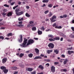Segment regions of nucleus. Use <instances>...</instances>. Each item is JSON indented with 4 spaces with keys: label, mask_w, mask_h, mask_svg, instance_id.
<instances>
[{
    "label": "nucleus",
    "mask_w": 74,
    "mask_h": 74,
    "mask_svg": "<svg viewBox=\"0 0 74 74\" xmlns=\"http://www.w3.org/2000/svg\"><path fill=\"white\" fill-rule=\"evenodd\" d=\"M22 22H18V24H22Z\"/></svg>",
    "instance_id": "680f3d73"
},
{
    "label": "nucleus",
    "mask_w": 74,
    "mask_h": 74,
    "mask_svg": "<svg viewBox=\"0 0 74 74\" xmlns=\"http://www.w3.org/2000/svg\"><path fill=\"white\" fill-rule=\"evenodd\" d=\"M73 52H74V51H68V53L69 55H71V53H73Z\"/></svg>",
    "instance_id": "ddd939ff"
},
{
    "label": "nucleus",
    "mask_w": 74,
    "mask_h": 74,
    "mask_svg": "<svg viewBox=\"0 0 74 74\" xmlns=\"http://www.w3.org/2000/svg\"><path fill=\"white\" fill-rule=\"evenodd\" d=\"M36 25V24H32L31 25V26H35Z\"/></svg>",
    "instance_id": "13d9d810"
},
{
    "label": "nucleus",
    "mask_w": 74,
    "mask_h": 74,
    "mask_svg": "<svg viewBox=\"0 0 74 74\" xmlns=\"http://www.w3.org/2000/svg\"><path fill=\"white\" fill-rule=\"evenodd\" d=\"M52 51H53V50H47V53H48V54H49L50 53H51V52H52Z\"/></svg>",
    "instance_id": "6e6552de"
},
{
    "label": "nucleus",
    "mask_w": 74,
    "mask_h": 74,
    "mask_svg": "<svg viewBox=\"0 0 74 74\" xmlns=\"http://www.w3.org/2000/svg\"><path fill=\"white\" fill-rule=\"evenodd\" d=\"M55 28L56 29H58V25H56L55 26Z\"/></svg>",
    "instance_id": "3c124183"
},
{
    "label": "nucleus",
    "mask_w": 74,
    "mask_h": 74,
    "mask_svg": "<svg viewBox=\"0 0 74 74\" xmlns=\"http://www.w3.org/2000/svg\"><path fill=\"white\" fill-rule=\"evenodd\" d=\"M38 68L39 69H40V70H42L44 69V67H43V66H42L41 65H39L38 66Z\"/></svg>",
    "instance_id": "1a4fd4ad"
},
{
    "label": "nucleus",
    "mask_w": 74,
    "mask_h": 74,
    "mask_svg": "<svg viewBox=\"0 0 74 74\" xmlns=\"http://www.w3.org/2000/svg\"><path fill=\"white\" fill-rule=\"evenodd\" d=\"M63 18H66L67 17V15L64 14L63 16Z\"/></svg>",
    "instance_id": "a18cd8bd"
},
{
    "label": "nucleus",
    "mask_w": 74,
    "mask_h": 74,
    "mask_svg": "<svg viewBox=\"0 0 74 74\" xmlns=\"http://www.w3.org/2000/svg\"><path fill=\"white\" fill-rule=\"evenodd\" d=\"M16 14L17 15L19 16L21 15V14H20V13L19 12H17V13H16Z\"/></svg>",
    "instance_id": "ea45409f"
},
{
    "label": "nucleus",
    "mask_w": 74,
    "mask_h": 74,
    "mask_svg": "<svg viewBox=\"0 0 74 74\" xmlns=\"http://www.w3.org/2000/svg\"><path fill=\"white\" fill-rule=\"evenodd\" d=\"M48 12H49V10H47L45 12V14H47L48 13Z\"/></svg>",
    "instance_id": "79ce46f5"
},
{
    "label": "nucleus",
    "mask_w": 74,
    "mask_h": 74,
    "mask_svg": "<svg viewBox=\"0 0 74 74\" xmlns=\"http://www.w3.org/2000/svg\"><path fill=\"white\" fill-rule=\"evenodd\" d=\"M51 71L52 72H55V68L53 66H52L51 67Z\"/></svg>",
    "instance_id": "20e7f679"
},
{
    "label": "nucleus",
    "mask_w": 74,
    "mask_h": 74,
    "mask_svg": "<svg viewBox=\"0 0 74 74\" xmlns=\"http://www.w3.org/2000/svg\"><path fill=\"white\" fill-rule=\"evenodd\" d=\"M12 70H16L17 69V68L16 67H12Z\"/></svg>",
    "instance_id": "2f4dec72"
},
{
    "label": "nucleus",
    "mask_w": 74,
    "mask_h": 74,
    "mask_svg": "<svg viewBox=\"0 0 74 74\" xmlns=\"http://www.w3.org/2000/svg\"><path fill=\"white\" fill-rule=\"evenodd\" d=\"M1 69L2 70H5V69H6V68L5 67V66H2L1 67Z\"/></svg>",
    "instance_id": "5701e85b"
},
{
    "label": "nucleus",
    "mask_w": 74,
    "mask_h": 74,
    "mask_svg": "<svg viewBox=\"0 0 74 74\" xmlns=\"http://www.w3.org/2000/svg\"><path fill=\"white\" fill-rule=\"evenodd\" d=\"M52 15V13H51V12H50V14L48 15V16L50 17Z\"/></svg>",
    "instance_id": "e433bc0d"
},
{
    "label": "nucleus",
    "mask_w": 74,
    "mask_h": 74,
    "mask_svg": "<svg viewBox=\"0 0 74 74\" xmlns=\"http://www.w3.org/2000/svg\"><path fill=\"white\" fill-rule=\"evenodd\" d=\"M61 71H64V72H66L67 71V69H62L61 70Z\"/></svg>",
    "instance_id": "bb28decb"
},
{
    "label": "nucleus",
    "mask_w": 74,
    "mask_h": 74,
    "mask_svg": "<svg viewBox=\"0 0 74 74\" xmlns=\"http://www.w3.org/2000/svg\"><path fill=\"white\" fill-rule=\"evenodd\" d=\"M24 39L23 42V44L22 45H20L21 47H27V45H30V44L33 43V42H34L33 40L30 39L28 40V43L26 45V44L27 42V39H26L25 38H24Z\"/></svg>",
    "instance_id": "f257e3e1"
},
{
    "label": "nucleus",
    "mask_w": 74,
    "mask_h": 74,
    "mask_svg": "<svg viewBox=\"0 0 74 74\" xmlns=\"http://www.w3.org/2000/svg\"><path fill=\"white\" fill-rule=\"evenodd\" d=\"M28 56L29 58H32V56H33V54L30 53L28 55Z\"/></svg>",
    "instance_id": "c756f323"
},
{
    "label": "nucleus",
    "mask_w": 74,
    "mask_h": 74,
    "mask_svg": "<svg viewBox=\"0 0 74 74\" xmlns=\"http://www.w3.org/2000/svg\"><path fill=\"white\" fill-rule=\"evenodd\" d=\"M8 71V69H5L3 70V71L4 73H7Z\"/></svg>",
    "instance_id": "6ab92c4d"
},
{
    "label": "nucleus",
    "mask_w": 74,
    "mask_h": 74,
    "mask_svg": "<svg viewBox=\"0 0 74 74\" xmlns=\"http://www.w3.org/2000/svg\"><path fill=\"white\" fill-rule=\"evenodd\" d=\"M7 36L8 37H9L10 36H12V34L11 33H10L8 34L7 35Z\"/></svg>",
    "instance_id": "a878e982"
},
{
    "label": "nucleus",
    "mask_w": 74,
    "mask_h": 74,
    "mask_svg": "<svg viewBox=\"0 0 74 74\" xmlns=\"http://www.w3.org/2000/svg\"><path fill=\"white\" fill-rule=\"evenodd\" d=\"M23 25L22 24L18 25V27H21V28H22L23 27Z\"/></svg>",
    "instance_id": "f3484780"
},
{
    "label": "nucleus",
    "mask_w": 74,
    "mask_h": 74,
    "mask_svg": "<svg viewBox=\"0 0 74 74\" xmlns=\"http://www.w3.org/2000/svg\"><path fill=\"white\" fill-rule=\"evenodd\" d=\"M46 32H49V31H50V29H49L47 30H46Z\"/></svg>",
    "instance_id": "bf43d9fd"
},
{
    "label": "nucleus",
    "mask_w": 74,
    "mask_h": 74,
    "mask_svg": "<svg viewBox=\"0 0 74 74\" xmlns=\"http://www.w3.org/2000/svg\"><path fill=\"white\" fill-rule=\"evenodd\" d=\"M18 4H19V5H20V4H21V2H18Z\"/></svg>",
    "instance_id": "338daca9"
},
{
    "label": "nucleus",
    "mask_w": 74,
    "mask_h": 74,
    "mask_svg": "<svg viewBox=\"0 0 74 74\" xmlns=\"http://www.w3.org/2000/svg\"><path fill=\"white\" fill-rule=\"evenodd\" d=\"M41 30H45V28H44V27L42 26L41 28Z\"/></svg>",
    "instance_id": "f704fd0d"
},
{
    "label": "nucleus",
    "mask_w": 74,
    "mask_h": 74,
    "mask_svg": "<svg viewBox=\"0 0 74 74\" xmlns=\"http://www.w3.org/2000/svg\"><path fill=\"white\" fill-rule=\"evenodd\" d=\"M54 41L55 40H60V38L59 37H56L54 38Z\"/></svg>",
    "instance_id": "9b49d317"
},
{
    "label": "nucleus",
    "mask_w": 74,
    "mask_h": 74,
    "mask_svg": "<svg viewBox=\"0 0 74 74\" xmlns=\"http://www.w3.org/2000/svg\"><path fill=\"white\" fill-rule=\"evenodd\" d=\"M18 20L19 21H22L23 20V18H18Z\"/></svg>",
    "instance_id": "4be33fe9"
},
{
    "label": "nucleus",
    "mask_w": 74,
    "mask_h": 74,
    "mask_svg": "<svg viewBox=\"0 0 74 74\" xmlns=\"http://www.w3.org/2000/svg\"><path fill=\"white\" fill-rule=\"evenodd\" d=\"M3 12H7V10L6 9H4L3 10Z\"/></svg>",
    "instance_id": "c03bdc74"
},
{
    "label": "nucleus",
    "mask_w": 74,
    "mask_h": 74,
    "mask_svg": "<svg viewBox=\"0 0 74 74\" xmlns=\"http://www.w3.org/2000/svg\"><path fill=\"white\" fill-rule=\"evenodd\" d=\"M19 13H20V15H22V14H23V11H21L20 12H19Z\"/></svg>",
    "instance_id": "4c0bfd02"
},
{
    "label": "nucleus",
    "mask_w": 74,
    "mask_h": 74,
    "mask_svg": "<svg viewBox=\"0 0 74 74\" xmlns=\"http://www.w3.org/2000/svg\"><path fill=\"white\" fill-rule=\"evenodd\" d=\"M61 56H62V58H65V56H64V55H61Z\"/></svg>",
    "instance_id": "5fc2aeb1"
},
{
    "label": "nucleus",
    "mask_w": 74,
    "mask_h": 74,
    "mask_svg": "<svg viewBox=\"0 0 74 74\" xmlns=\"http://www.w3.org/2000/svg\"><path fill=\"white\" fill-rule=\"evenodd\" d=\"M37 74H43V73H42V72H41V73H38Z\"/></svg>",
    "instance_id": "774afa93"
},
{
    "label": "nucleus",
    "mask_w": 74,
    "mask_h": 74,
    "mask_svg": "<svg viewBox=\"0 0 74 74\" xmlns=\"http://www.w3.org/2000/svg\"><path fill=\"white\" fill-rule=\"evenodd\" d=\"M24 56V54L23 53H21L19 55V57L20 58H22V57Z\"/></svg>",
    "instance_id": "393cba45"
},
{
    "label": "nucleus",
    "mask_w": 74,
    "mask_h": 74,
    "mask_svg": "<svg viewBox=\"0 0 74 74\" xmlns=\"http://www.w3.org/2000/svg\"><path fill=\"white\" fill-rule=\"evenodd\" d=\"M4 39V37L3 36H0V39Z\"/></svg>",
    "instance_id": "de8ad7c7"
},
{
    "label": "nucleus",
    "mask_w": 74,
    "mask_h": 74,
    "mask_svg": "<svg viewBox=\"0 0 74 74\" xmlns=\"http://www.w3.org/2000/svg\"><path fill=\"white\" fill-rule=\"evenodd\" d=\"M41 58H42L41 56H38L35 57L34 58V59H41Z\"/></svg>",
    "instance_id": "f8f14e48"
},
{
    "label": "nucleus",
    "mask_w": 74,
    "mask_h": 74,
    "mask_svg": "<svg viewBox=\"0 0 74 74\" xmlns=\"http://www.w3.org/2000/svg\"><path fill=\"white\" fill-rule=\"evenodd\" d=\"M18 5H17L16 6H14L13 7V10H15L16 8H17V7H18Z\"/></svg>",
    "instance_id": "58836bf2"
},
{
    "label": "nucleus",
    "mask_w": 74,
    "mask_h": 74,
    "mask_svg": "<svg viewBox=\"0 0 74 74\" xmlns=\"http://www.w3.org/2000/svg\"><path fill=\"white\" fill-rule=\"evenodd\" d=\"M38 34H42V31L38 30Z\"/></svg>",
    "instance_id": "c85d7f7f"
},
{
    "label": "nucleus",
    "mask_w": 74,
    "mask_h": 74,
    "mask_svg": "<svg viewBox=\"0 0 74 74\" xmlns=\"http://www.w3.org/2000/svg\"><path fill=\"white\" fill-rule=\"evenodd\" d=\"M56 23H55L53 25V27H54V26H56Z\"/></svg>",
    "instance_id": "4d7b16f0"
},
{
    "label": "nucleus",
    "mask_w": 74,
    "mask_h": 74,
    "mask_svg": "<svg viewBox=\"0 0 74 74\" xmlns=\"http://www.w3.org/2000/svg\"><path fill=\"white\" fill-rule=\"evenodd\" d=\"M68 61V60H67V59H65L64 62V64H66V63H67V62Z\"/></svg>",
    "instance_id": "aec40b11"
},
{
    "label": "nucleus",
    "mask_w": 74,
    "mask_h": 74,
    "mask_svg": "<svg viewBox=\"0 0 74 74\" xmlns=\"http://www.w3.org/2000/svg\"><path fill=\"white\" fill-rule=\"evenodd\" d=\"M48 37H50V38H53V36L52 35H48Z\"/></svg>",
    "instance_id": "a211bd4d"
},
{
    "label": "nucleus",
    "mask_w": 74,
    "mask_h": 74,
    "mask_svg": "<svg viewBox=\"0 0 74 74\" xmlns=\"http://www.w3.org/2000/svg\"><path fill=\"white\" fill-rule=\"evenodd\" d=\"M34 21H31L29 22L30 24H32V23H34Z\"/></svg>",
    "instance_id": "473e14b6"
},
{
    "label": "nucleus",
    "mask_w": 74,
    "mask_h": 74,
    "mask_svg": "<svg viewBox=\"0 0 74 74\" xmlns=\"http://www.w3.org/2000/svg\"><path fill=\"white\" fill-rule=\"evenodd\" d=\"M18 73V71H15L13 74H17Z\"/></svg>",
    "instance_id": "49530a36"
},
{
    "label": "nucleus",
    "mask_w": 74,
    "mask_h": 74,
    "mask_svg": "<svg viewBox=\"0 0 74 74\" xmlns=\"http://www.w3.org/2000/svg\"><path fill=\"white\" fill-rule=\"evenodd\" d=\"M54 64L55 65H56V64H59V63L58 62H54Z\"/></svg>",
    "instance_id": "8fccbe9b"
},
{
    "label": "nucleus",
    "mask_w": 74,
    "mask_h": 74,
    "mask_svg": "<svg viewBox=\"0 0 74 74\" xmlns=\"http://www.w3.org/2000/svg\"><path fill=\"white\" fill-rule=\"evenodd\" d=\"M48 1H49L48 0H43L42 1V2H43V3H47L48 2Z\"/></svg>",
    "instance_id": "412c9836"
},
{
    "label": "nucleus",
    "mask_w": 74,
    "mask_h": 74,
    "mask_svg": "<svg viewBox=\"0 0 74 74\" xmlns=\"http://www.w3.org/2000/svg\"><path fill=\"white\" fill-rule=\"evenodd\" d=\"M19 11V10L18 9H16L15 10L16 14V13L18 12V11Z\"/></svg>",
    "instance_id": "7c9ffc66"
},
{
    "label": "nucleus",
    "mask_w": 74,
    "mask_h": 74,
    "mask_svg": "<svg viewBox=\"0 0 74 74\" xmlns=\"http://www.w3.org/2000/svg\"><path fill=\"white\" fill-rule=\"evenodd\" d=\"M6 62H7V58H3L2 60V62L3 63H5Z\"/></svg>",
    "instance_id": "9d476101"
},
{
    "label": "nucleus",
    "mask_w": 74,
    "mask_h": 74,
    "mask_svg": "<svg viewBox=\"0 0 74 74\" xmlns=\"http://www.w3.org/2000/svg\"><path fill=\"white\" fill-rule=\"evenodd\" d=\"M48 46L49 47V48H51V49L53 48V47H54V45H53V44L51 43H49Z\"/></svg>",
    "instance_id": "f03ea898"
},
{
    "label": "nucleus",
    "mask_w": 74,
    "mask_h": 74,
    "mask_svg": "<svg viewBox=\"0 0 74 74\" xmlns=\"http://www.w3.org/2000/svg\"><path fill=\"white\" fill-rule=\"evenodd\" d=\"M4 7H9V5H8L7 4H5L3 5Z\"/></svg>",
    "instance_id": "a19ab883"
},
{
    "label": "nucleus",
    "mask_w": 74,
    "mask_h": 74,
    "mask_svg": "<svg viewBox=\"0 0 74 74\" xmlns=\"http://www.w3.org/2000/svg\"><path fill=\"white\" fill-rule=\"evenodd\" d=\"M12 1V0H10L8 1V3H11V1Z\"/></svg>",
    "instance_id": "603ef678"
},
{
    "label": "nucleus",
    "mask_w": 74,
    "mask_h": 74,
    "mask_svg": "<svg viewBox=\"0 0 74 74\" xmlns=\"http://www.w3.org/2000/svg\"><path fill=\"white\" fill-rule=\"evenodd\" d=\"M12 14V12H9L7 14L8 16H11Z\"/></svg>",
    "instance_id": "0eeeda50"
},
{
    "label": "nucleus",
    "mask_w": 74,
    "mask_h": 74,
    "mask_svg": "<svg viewBox=\"0 0 74 74\" xmlns=\"http://www.w3.org/2000/svg\"><path fill=\"white\" fill-rule=\"evenodd\" d=\"M49 40L50 41H55V39L54 38H50L49 39Z\"/></svg>",
    "instance_id": "dca6fc26"
},
{
    "label": "nucleus",
    "mask_w": 74,
    "mask_h": 74,
    "mask_svg": "<svg viewBox=\"0 0 74 74\" xmlns=\"http://www.w3.org/2000/svg\"><path fill=\"white\" fill-rule=\"evenodd\" d=\"M48 7L51 8L52 7V4H50L48 5Z\"/></svg>",
    "instance_id": "c9c22d12"
},
{
    "label": "nucleus",
    "mask_w": 74,
    "mask_h": 74,
    "mask_svg": "<svg viewBox=\"0 0 74 74\" xmlns=\"http://www.w3.org/2000/svg\"><path fill=\"white\" fill-rule=\"evenodd\" d=\"M32 31H35V30H36V27H33L32 28Z\"/></svg>",
    "instance_id": "2eb2a0df"
},
{
    "label": "nucleus",
    "mask_w": 74,
    "mask_h": 74,
    "mask_svg": "<svg viewBox=\"0 0 74 74\" xmlns=\"http://www.w3.org/2000/svg\"><path fill=\"white\" fill-rule=\"evenodd\" d=\"M20 38L19 39L18 41L20 42H21L23 41V39H22V35H20Z\"/></svg>",
    "instance_id": "39448f33"
},
{
    "label": "nucleus",
    "mask_w": 74,
    "mask_h": 74,
    "mask_svg": "<svg viewBox=\"0 0 74 74\" xmlns=\"http://www.w3.org/2000/svg\"><path fill=\"white\" fill-rule=\"evenodd\" d=\"M56 17L55 16H53L52 18L50 19L51 21V22H53L56 21V20H53L54 19H56Z\"/></svg>",
    "instance_id": "7ed1b4c3"
},
{
    "label": "nucleus",
    "mask_w": 74,
    "mask_h": 74,
    "mask_svg": "<svg viewBox=\"0 0 74 74\" xmlns=\"http://www.w3.org/2000/svg\"><path fill=\"white\" fill-rule=\"evenodd\" d=\"M35 51L36 53H37L38 54L39 53V50L38 49H35Z\"/></svg>",
    "instance_id": "4468645a"
},
{
    "label": "nucleus",
    "mask_w": 74,
    "mask_h": 74,
    "mask_svg": "<svg viewBox=\"0 0 74 74\" xmlns=\"http://www.w3.org/2000/svg\"><path fill=\"white\" fill-rule=\"evenodd\" d=\"M33 69L32 68H28L26 69L27 71H33Z\"/></svg>",
    "instance_id": "423d86ee"
},
{
    "label": "nucleus",
    "mask_w": 74,
    "mask_h": 74,
    "mask_svg": "<svg viewBox=\"0 0 74 74\" xmlns=\"http://www.w3.org/2000/svg\"><path fill=\"white\" fill-rule=\"evenodd\" d=\"M25 16L27 17H30V15H29L28 13H27L25 14Z\"/></svg>",
    "instance_id": "cd10ccee"
},
{
    "label": "nucleus",
    "mask_w": 74,
    "mask_h": 74,
    "mask_svg": "<svg viewBox=\"0 0 74 74\" xmlns=\"http://www.w3.org/2000/svg\"><path fill=\"white\" fill-rule=\"evenodd\" d=\"M40 56H42V57H43V56H44V55L43 54H41L40 55Z\"/></svg>",
    "instance_id": "e2e57ef3"
},
{
    "label": "nucleus",
    "mask_w": 74,
    "mask_h": 74,
    "mask_svg": "<svg viewBox=\"0 0 74 74\" xmlns=\"http://www.w3.org/2000/svg\"><path fill=\"white\" fill-rule=\"evenodd\" d=\"M36 71H34L33 73H31V74H36Z\"/></svg>",
    "instance_id": "09e8293b"
},
{
    "label": "nucleus",
    "mask_w": 74,
    "mask_h": 74,
    "mask_svg": "<svg viewBox=\"0 0 74 74\" xmlns=\"http://www.w3.org/2000/svg\"><path fill=\"white\" fill-rule=\"evenodd\" d=\"M45 61H46V62H50L51 61L49 60L45 59Z\"/></svg>",
    "instance_id": "72a5a7b5"
},
{
    "label": "nucleus",
    "mask_w": 74,
    "mask_h": 74,
    "mask_svg": "<svg viewBox=\"0 0 74 74\" xmlns=\"http://www.w3.org/2000/svg\"><path fill=\"white\" fill-rule=\"evenodd\" d=\"M54 52L56 53V54H58L59 53V51H58L57 49L54 50Z\"/></svg>",
    "instance_id": "b1692460"
},
{
    "label": "nucleus",
    "mask_w": 74,
    "mask_h": 74,
    "mask_svg": "<svg viewBox=\"0 0 74 74\" xmlns=\"http://www.w3.org/2000/svg\"><path fill=\"white\" fill-rule=\"evenodd\" d=\"M15 3V2H13L11 3L10 4L11 5H14Z\"/></svg>",
    "instance_id": "37998d69"
},
{
    "label": "nucleus",
    "mask_w": 74,
    "mask_h": 74,
    "mask_svg": "<svg viewBox=\"0 0 74 74\" xmlns=\"http://www.w3.org/2000/svg\"><path fill=\"white\" fill-rule=\"evenodd\" d=\"M26 8L27 9H29V8H30V7L28 6H26Z\"/></svg>",
    "instance_id": "864d4df0"
},
{
    "label": "nucleus",
    "mask_w": 74,
    "mask_h": 74,
    "mask_svg": "<svg viewBox=\"0 0 74 74\" xmlns=\"http://www.w3.org/2000/svg\"><path fill=\"white\" fill-rule=\"evenodd\" d=\"M71 29L73 31H74V27H71Z\"/></svg>",
    "instance_id": "052dcab7"
},
{
    "label": "nucleus",
    "mask_w": 74,
    "mask_h": 74,
    "mask_svg": "<svg viewBox=\"0 0 74 74\" xmlns=\"http://www.w3.org/2000/svg\"><path fill=\"white\" fill-rule=\"evenodd\" d=\"M58 29H62V26H59Z\"/></svg>",
    "instance_id": "0e129e2a"
},
{
    "label": "nucleus",
    "mask_w": 74,
    "mask_h": 74,
    "mask_svg": "<svg viewBox=\"0 0 74 74\" xmlns=\"http://www.w3.org/2000/svg\"><path fill=\"white\" fill-rule=\"evenodd\" d=\"M46 66H47V67H48V66H49V64L48 63H47L46 64Z\"/></svg>",
    "instance_id": "6e6d98bb"
},
{
    "label": "nucleus",
    "mask_w": 74,
    "mask_h": 74,
    "mask_svg": "<svg viewBox=\"0 0 74 74\" xmlns=\"http://www.w3.org/2000/svg\"><path fill=\"white\" fill-rule=\"evenodd\" d=\"M63 38H61L60 39V41H63Z\"/></svg>",
    "instance_id": "69168bd1"
}]
</instances>
